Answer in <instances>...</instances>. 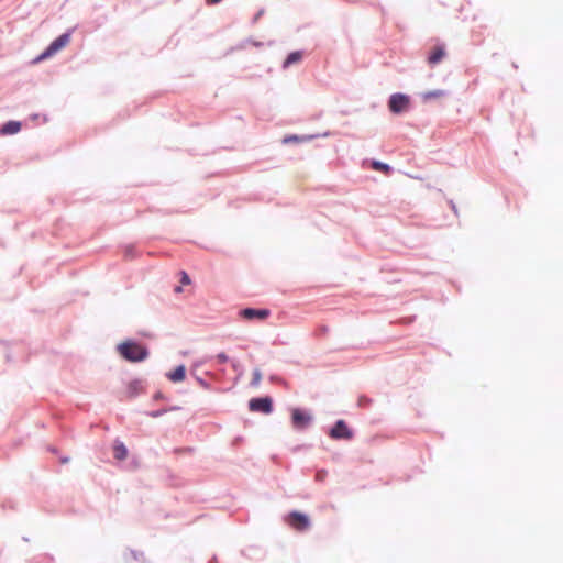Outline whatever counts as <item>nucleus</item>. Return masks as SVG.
<instances>
[{
    "mask_svg": "<svg viewBox=\"0 0 563 563\" xmlns=\"http://www.w3.org/2000/svg\"><path fill=\"white\" fill-rule=\"evenodd\" d=\"M166 377L173 383L183 382L186 378V366L184 364L178 365L174 371L168 372Z\"/></svg>",
    "mask_w": 563,
    "mask_h": 563,
    "instance_id": "obj_10",
    "label": "nucleus"
},
{
    "mask_svg": "<svg viewBox=\"0 0 563 563\" xmlns=\"http://www.w3.org/2000/svg\"><path fill=\"white\" fill-rule=\"evenodd\" d=\"M174 290H175L176 292H180V291H181V286H176Z\"/></svg>",
    "mask_w": 563,
    "mask_h": 563,
    "instance_id": "obj_31",
    "label": "nucleus"
},
{
    "mask_svg": "<svg viewBox=\"0 0 563 563\" xmlns=\"http://www.w3.org/2000/svg\"><path fill=\"white\" fill-rule=\"evenodd\" d=\"M451 205H452V209H453V211L456 213L455 205H454L453 202H451Z\"/></svg>",
    "mask_w": 563,
    "mask_h": 563,
    "instance_id": "obj_32",
    "label": "nucleus"
},
{
    "mask_svg": "<svg viewBox=\"0 0 563 563\" xmlns=\"http://www.w3.org/2000/svg\"><path fill=\"white\" fill-rule=\"evenodd\" d=\"M444 54H445L444 47H442V46L434 47V49L431 52V54L428 57L429 64L435 65V64L440 63L441 59L443 58Z\"/></svg>",
    "mask_w": 563,
    "mask_h": 563,
    "instance_id": "obj_14",
    "label": "nucleus"
},
{
    "mask_svg": "<svg viewBox=\"0 0 563 563\" xmlns=\"http://www.w3.org/2000/svg\"><path fill=\"white\" fill-rule=\"evenodd\" d=\"M130 553L135 561L145 563L146 559H145L144 552L137 551V550H131Z\"/></svg>",
    "mask_w": 563,
    "mask_h": 563,
    "instance_id": "obj_20",
    "label": "nucleus"
},
{
    "mask_svg": "<svg viewBox=\"0 0 563 563\" xmlns=\"http://www.w3.org/2000/svg\"><path fill=\"white\" fill-rule=\"evenodd\" d=\"M117 349L120 355L131 363L142 362L148 356L147 347L133 340L120 343Z\"/></svg>",
    "mask_w": 563,
    "mask_h": 563,
    "instance_id": "obj_1",
    "label": "nucleus"
},
{
    "mask_svg": "<svg viewBox=\"0 0 563 563\" xmlns=\"http://www.w3.org/2000/svg\"><path fill=\"white\" fill-rule=\"evenodd\" d=\"M222 0H206V3L208 5H216L218 3H220Z\"/></svg>",
    "mask_w": 563,
    "mask_h": 563,
    "instance_id": "obj_28",
    "label": "nucleus"
},
{
    "mask_svg": "<svg viewBox=\"0 0 563 563\" xmlns=\"http://www.w3.org/2000/svg\"><path fill=\"white\" fill-rule=\"evenodd\" d=\"M287 522L296 530L303 531L310 526V518L308 515L294 510L287 515Z\"/></svg>",
    "mask_w": 563,
    "mask_h": 563,
    "instance_id": "obj_7",
    "label": "nucleus"
},
{
    "mask_svg": "<svg viewBox=\"0 0 563 563\" xmlns=\"http://www.w3.org/2000/svg\"><path fill=\"white\" fill-rule=\"evenodd\" d=\"M142 382L140 379H133L128 385V395L130 397H136L142 391Z\"/></svg>",
    "mask_w": 563,
    "mask_h": 563,
    "instance_id": "obj_15",
    "label": "nucleus"
},
{
    "mask_svg": "<svg viewBox=\"0 0 563 563\" xmlns=\"http://www.w3.org/2000/svg\"><path fill=\"white\" fill-rule=\"evenodd\" d=\"M410 97L406 93L396 92L388 99V109L393 114H401L409 108Z\"/></svg>",
    "mask_w": 563,
    "mask_h": 563,
    "instance_id": "obj_5",
    "label": "nucleus"
},
{
    "mask_svg": "<svg viewBox=\"0 0 563 563\" xmlns=\"http://www.w3.org/2000/svg\"><path fill=\"white\" fill-rule=\"evenodd\" d=\"M178 409H179V407L174 406L170 408H161V409H156V410L146 411L145 415L151 418H159L170 410H178Z\"/></svg>",
    "mask_w": 563,
    "mask_h": 563,
    "instance_id": "obj_16",
    "label": "nucleus"
},
{
    "mask_svg": "<svg viewBox=\"0 0 563 563\" xmlns=\"http://www.w3.org/2000/svg\"><path fill=\"white\" fill-rule=\"evenodd\" d=\"M49 451L53 452V453H56V449L55 448H49Z\"/></svg>",
    "mask_w": 563,
    "mask_h": 563,
    "instance_id": "obj_33",
    "label": "nucleus"
},
{
    "mask_svg": "<svg viewBox=\"0 0 563 563\" xmlns=\"http://www.w3.org/2000/svg\"><path fill=\"white\" fill-rule=\"evenodd\" d=\"M68 461H69V457H67V456L60 459L62 463H67Z\"/></svg>",
    "mask_w": 563,
    "mask_h": 563,
    "instance_id": "obj_30",
    "label": "nucleus"
},
{
    "mask_svg": "<svg viewBox=\"0 0 563 563\" xmlns=\"http://www.w3.org/2000/svg\"><path fill=\"white\" fill-rule=\"evenodd\" d=\"M264 14V10H260L255 15H254V19H253V22H257V20Z\"/></svg>",
    "mask_w": 563,
    "mask_h": 563,
    "instance_id": "obj_27",
    "label": "nucleus"
},
{
    "mask_svg": "<svg viewBox=\"0 0 563 563\" xmlns=\"http://www.w3.org/2000/svg\"><path fill=\"white\" fill-rule=\"evenodd\" d=\"M209 563H218L217 556H216V555H213V556L210 559Z\"/></svg>",
    "mask_w": 563,
    "mask_h": 563,
    "instance_id": "obj_29",
    "label": "nucleus"
},
{
    "mask_svg": "<svg viewBox=\"0 0 563 563\" xmlns=\"http://www.w3.org/2000/svg\"><path fill=\"white\" fill-rule=\"evenodd\" d=\"M153 399L154 400H164L165 399V395L162 393V391H156L153 396Z\"/></svg>",
    "mask_w": 563,
    "mask_h": 563,
    "instance_id": "obj_26",
    "label": "nucleus"
},
{
    "mask_svg": "<svg viewBox=\"0 0 563 563\" xmlns=\"http://www.w3.org/2000/svg\"><path fill=\"white\" fill-rule=\"evenodd\" d=\"M261 378H262L261 372L258 369H255L253 372V378H252L251 385L256 386L260 383Z\"/></svg>",
    "mask_w": 563,
    "mask_h": 563,
    "instance_id": "obj_22",
    "label": "nucleus"
},
{
    "mask_svg": "<svg viewBox=\"0 0 563 563\" xmlns=\"http://www.w3.org/2000/svg\"><path fill=\"white\" fill-rule=\"evenodd\" d=\"M330 133L329 132H324L322 134H303V135H298V134H290V135H286L284 139H283V143L285 144H289V143H303V142H310L314 139H318V137H325L328 136Z\"/></svg>",
    "mask_w": 563,
    "mask_h": 563,
    "instance_id": "obj_8",
    "label": "nucleus"
},
{
    "mask_svg": "<svg viewBox=\"0 0 563 563\" xmlns=\"http://www.w3.org/2000/svg\"><path fill=\"white\" fill-rule=\"evenodd\" d=\"M271 310L267 308L246 307L239 310V317H269Z\"/></svg>",
    "mask_w": 563,
    "mask_h": 563,
    "instance_id": "obj_9",
    "label": "nucleus"
},
{
    "mask_svg": "<svg viewBox=\"0 0 563 563\" xmlns=\"http://www.w3.org/2000/svg\"><path fill=\"white\" fill-rule=\"evenodd\" d=\"M328 435L336 441H350L354 438V431L349 427L345 420L339 419L329 429Z\"/></svg>",
    "mask_w": 563,
    "mask_h": 563,
    "instance_id": "obj_3",
    "label": "nucleus"
},
{
    "mask_svg": "<svg viewBox=\"0 0 563 563\" xmlns=\"http://www.w3.org/2000/svg\"><path fill=\"white\" fill-rule=\"evenodd\" d=\"M73 33V29L67 30L65 33L60 34L58 37H56L35 59L34 63L43 62L53 55H55L57 52H59L62 48H64L70 41V36Z\"/></svg>",
    "mask_w": 563,
    "mask_h": 563,
    "instance_id": "obj_2",
    "label": "nucleus"
},
{
    "mask_svg": "<svg viewBox=\"0 0 563 563\" xmlns=\"http://www.w3.org/2000/svg\"><path fill=\"white\" fill-rule=\"evenodd\" d=\"M180 283L181 285H188L190 284V278L189 276L187 275L186 272H181V279H180Z\"/></svg>",
    "mask_w": 563,
    "mask_h": 563,
    "instance_id": "obj_25",
    "label": "nucleus"
},
{
    "mask_svg": "<svg viewBox=\"0 0 563 563\" xmlns=\"http://www.w3.org/2000/svg\"><path fill=\"white\" fill-rule=\"evenodd\" d=\"M216 358H217V361H218L219 363H221V364H222V363H227V362L229 361V356H228L224 352H220V353H218V354H217V356H216Z\"/></svg>",
    "mask_w": 563,
    "mask_h": 563,
    "instance_id": "obj_24",
    "label": "nucleus"
},
{
    "mask_svg": "<svg viewBox=\"0 0 563 563\" xmlns=\"http://www.w3.org/2000/svg\"><path fill=\"white\" fill-rule=\"evenodd\" d=\"M443 95H444V90L435 89V90H431V91H427V92L422 93V99L424 101H429L431 99L442 97Z\"/></svg>",
    "mask_w": 563,
    "mask_h": 563,
    "instance_id": "obj_17",
    "label": "nucleus"
},
{
    "mask_svg": "<svg viewBox=\"0 0 563 563\" xmlns=\"http://www.w3.org/2000/svg\"><path fill=\"white\" fill-rule=\"evenodd\" d=\"M373 167H374V169L384 172V173H388L391 169V167L388 164L379 162V161H374Z\"/></svg>",
    "mask_w": 563,
    "mask_h": 563,
    "instance_id": "obj_18",
    "label": "nucleus"
},
{
    "mask_svg": "<svg viewBox=\"0 0 563 563\" xmlns=\"http://www.w3.org/2000/svg\"><path fill=\"white\" fill-rule=\"evenodd\" d=\"M249 409L253 412L269 415L274 411V402L272 397H254L249 400Z\"/></svg>",
    "mask_w": 563,
    "mask_h": 563,
    "instance_id": "obj_6",
    "label": "nucleus"
},
{
    "mask_svg": "<svg viewBox=\"0 0 563 563\" xmlns=\"http://www.w3.org/2000/svg\"><path fill=\"white\" fill-rule=\"evenodd\" d=\"M191 375L203 389L209 390L211 388L210 384L205 378L197 375L195 372H191Z\"/></svg>",
    "mask_w": 563,
    "mask_h": 563,
    "instance_id": "obj_19",
    "label": "nucleus"
},
{
    "mask_svg": "<svg viewBox=\"0 0 563 563\" xmlns=\"http://www.w3.org/2000/svg\"><path fill=\"white\" fill-rule=\"evenodd\" d=\"M21 122L20 121H8L5 122L4 124H2L1 129H0V133L2 135H12V134H15L18 133L20 130H21Z\"/></svg>",
    "mask_w": 563,
    "mask_h": 563,
    "instance_id": "obj_11",
    "label": "nucleus"
},
{
    "mask_svg": "<svg viewBox=\"0 0 563 563\" xmlns=\"http://www.w3.org/2000/svg\"><path fill=\"white\" fill-rule=\"evenodd\" d=\"M124 257L132 258L135 255V249L133 245H126L123 249Z\"/></svg>",
    "mask_w": 563,
    "mask_h": 563,
    "instance_id": "obj_21",
    "label": "nucleus"
},
{
    "mask_svg": "<svg viewBox=\"0 0 563 563\" xmlns=\"http://www.w3.org/2000/svg\"><path fill=\"white\" fill-rule=\"evenodd\" d=\"M113 456L118 461H123L128 456V449L125 444L119 440H117L113 444Z\"/></svg>",
    "mask_w": 563,
    "mask_h": 563,
    "instance_id": "obj_12",
    "label": "nucleus"
},
{
    "mask_svg": "<svg viewBox=\"0 0 563 563\" xmlns=\"http://www.w3.org/2000/svg\"><path fill=\"white\" fill-rule=\"evenodd\" d=\"M312 421L313 417L309 410L302 408L291 409V423L296 430H306L311 424Z\"/></svg>",
    "mask_w": 563,
    "mask_h": 563,
    "instance_id": "obj_4",
    "label": "nucleus"
},
{
    "mask_svg": "<svg viewBox=\"0 0 563 563\" xmlns=\"http://www.w3.org/2000/svg\"><path fill=\"white\" fill-rule=\"evenodd\" d=\"M372 402V399L366 396H361L358 398V406L360 407H368Z\"/></svg>",
    "mask_w": 563,
    "mask_h": 563,
    "instance_id": "obj_23",
    "label": "nucleus"
},
{
    "mask_svg": "<svg viewBox=\"0 0 563 563\" xmlns=\"http://www.w3.org/2000/svg\"><path fill=\"white\" fill-rule=\"evenodd\" d=\"M302 58V52L301 51H294L287 55L283 63V68L286 69L290 67L291 65L300 62Z\"/></svg>",
    "mask_w": 563,
    "mask_h": 563,
    "instance_id": "obj_13",
    "label": "nucleus"
}]
</instances>
